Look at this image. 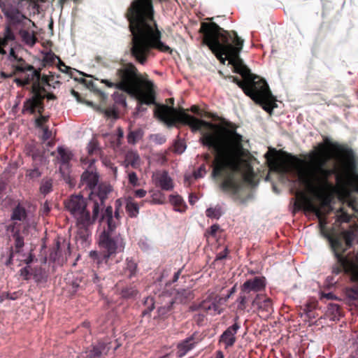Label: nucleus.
I'll return each instance as SVG.
<instances>
[{
    "instance_id": "f257e3e1",
    "label": "nucleus",
    "mask_w": 358,
    "mask_h": 358,
    "mask_svg": "<svg viewBox=\"0 0 358 358\" xmlns=\"http://www.w3.org/2000/svg\"><path fill=\"white\" fill-rule=\"evenodd\" d=\"M155 115L169 126L176 122L188 125L192 132L201 131L202 127L215 129V132H203L200 142L204 146L215 151L212 176L222 180L221 189L233 196H237L243 185L239 176L244 155L243 136L237 133L236 128H219L211 122L199 120L185 112L183 108L178 110L167 105H157Z\"/></svg>"
},
{
    "instance_id": "f03ea898",
    "label": "nucleus",
    "mask_w": 358,
    "mask_h": 358,
    "mask_svg": "<svg viewBox=\"0 0 358 358\" xmlns=\"http://www.w3.org/2000/svg\"><path fill=\"white\" fill-rule=\"evenodd\" d=\"M199 33L203 34V44L209 48L220 63L224 64L228 60L229 64L233 66V71L243 78V80H241L236 76L229 77L247 96H250L257 88L260 78L251 73L240 57L244 41L236 31H226L213 22H202Z\"/></svg>"
},
{
    "instance_id": "7ed1b4c3",
    "label": "nucleus",
    "mask_w": 358,
    "mask_h": 358,
    "mask_svg": "<svg viewBox=\"0 0 358 358\" xmlns=\"http://www.w3.org/2000/svg\"><path fill=\"white\" fill-rule=\"evenodd\" d=\"M282 157L271 156L267 152L265 157L267 159L269 166L275 171L282 173H296L299 181L311 192L317 194L320 197L334 186L329 182L332 175L337 176L345 170L346 159L343 158L342 169H329L326 167L329 159H318L315 162L307 163L295 155L284 151H280Z\"/></svg>"
},
{
    "instance_id": "20e7f679",
    "label": "nucleus",
    "mask_w": 358,
    "mask_h": 358,
    "mask_svg": "<svg viewBox=\"0 0 358 358\" xmlns=\"http://www.w3.org/2000/svg\"><path fill=\"white\" fill-rule=\"evenodd\" d=\"M116 80L112 82L102 79L108 87L115 88L127 92L137 101L136 112L142 113L147 110L143 105L156 104V93L152 81L143 78L136 66L131 63H124L116 70Z\"/></svg>"
},
{
    "instance_id": "39448f33",
    "label": "nucleus",
    "mask_w": 358,
    "mask_h": 358,
    "mask_svg": "<svg viewBox=\"0 0 358 358\" xmlns=\"http://www.w3.org/2000/svg\"><path fill=\"white\" fill-rule=\"evenodd\" d=\"M329 148L338 152L343 158L346 159L345 170L343 173L337 174L336 182L338 185H345L351 182L354 178H358L352 149L346 145L332 143L327 137H324V142L319 143L315 148V150L309 155L310 162H315L318 159H330Z\"/></svg>"
},
{
    "instance_id": "423d86ee",
    "label": "nucleus",
    "mask_w": 358,
    "mask_h": 358,
    "mask_svg": "<svg viewBox=\"0 0 358 358\" xmlns=\"http://www.w3.org/2000/svg\"><path fill=\"white\" fill-rule=\"evenodd\" d=\"M64 207L67 212L76 220L78 235L86 241L90 232V228L97 220H100L99 206L93 203L92 215L87 210V199L81 194H72L64 201Z\"/></svg>"
},
{
    "instance_id": "0eeeda50",
    "label": "nucleus",
    "mask_w": 358,
    "mask_h": 358,
    "mask_svg": "<svg viewBox=\"0 0 358 358\" xmlns=\"http://www.w3.org/2000/svg\"><path fill=\"white\" fill-rule=\"evenodd\" d=\"M100 223L106 222L107 227L104 228L99 235V244L103 251L115 256L117 253L123 252L125 247L124 239L120 234L115 232L117 222L113 217V208L107 206L101 215Z\"/></svg>"
},
{
    "instance_id": "6e6552de",
    "label": "nucleus",
    "mask_w": 358,
    "mask_h": 358,
    "mask_svg": "<svg viewBox=\"0 0 358 358\" xmlns=\"http://www.w3.org/2000/svg\"><path fill=\"white\" fill-rule=\"evenodd\" d=\"M354 240V234L351 231L344 230L339 236L329 238L331 249L336 258V263L332 266V273L338 275L343 271L351 272L354 267V263L344 255L347 249L351 247Z\"/></svg>"
},
{
    "instance_id": "1a4fd4ad",
    "label": "nucleus",
    "mask_w": 358,
    "mask_h": 358,
    "mask_svg": "<svg viewBox=\"0 0 358 358\" xmlns=\"http://www.w3.org/2000/svg\"><path fill=\"white\" fill-rule=\"evenodd\" d=\"M40 78L41 75L37 77H33V75H31V82H33L32 96L23 103L22 113L24 115H34L36 112H41L45 108L44 99L46 90L40 83Z\"/></svg>"
},
{
    "instance_id": "9d476101",
    "label": "nucleus",
    "mask_w": 358,
    "mask_h": 358,
    "mask_svg": "<svg viewBox=\"0 0 358 358\" xmlns=\"http://www.w3.org/2000/svg\"><path fill=\"white\" fill-rule=\"evenodd\" d=\"M250 97L270 115L272 114L273 110L277 107V104L275 103V98L273 96L268 85L264 79H259V85L252 92Z\"/></svg>"
},
{
    "instance_id": "9b49d317",
    "label": "nucleus",
    "mask_w": 358,
    "mask_h": 358,
    "mask_svg": "<svg viewBox=\"0 0 358 358\" xmlns=\"http://www.w3.org/2000/svg\"><path fill=\"white\" fill-rule=\"evenodd\" d=\"M296 208L299 210H303L306 212L312 213L315 215L320 221L322 227L325 224L324 214L320 206H317L310 198L305 194H301L294 203Z\"/></svg>"
},
{
    "instance_id": "f8f14e48",
    "label": "nucleus",
    "mask_w": 358,
    "mask_h": 358,
    "mask_svg": "<svg viewBox=\"0 0 358 358\" xmlns=\"http://www.w3.org/2000/svg\"><path fill=\"white\" fill-rule=\"evenodd\" d=\"M204 338V336L199 331L194 332L190 336L181 341L177 345V356L178 357H184L188 352L192 350L195 346Z\"/></svg>"
},
{
    "instance_id": "ddd939ff",
    "label": "nucleus",
    "mask_w": 358,
    "mask_h": 358,
    "mask_svg": "<svg viewBox=\"0 0 358 358\" xmlns=\"http://www.w3.org/2000/svg\"><path fill=\"white\" fill-rule=\"evenodd\" d=\"M234 323L229 327L220 336L218 343H222L224 345V349L227 350L234 346L236 341V334L241 329L239 323V317L236 316L234 318Z\"/></svg>"
},
{
    "instance_id": "4468645a",
    "label": "nucleus",
    "mask_w": 358,
    "mask_h": 358,
    "mask_svg": "<svg viewBox=\"0 0 358 358\" xmlns=\"http://www.w3.org/2000/svg\"><path fill=\"white\" fill-rule=\"evenodd\" d=\"M266 280L264 276H255L247 280L241 286V291L244 294L259 292L265 289Z\"/></svg>"
},
{
    "instance_id": "2eb2a0df",
    "label": "nucleus",
    "mask_w": 358,
    "mask_h": 358,
    "mask_svg": "<svg viewBox=\"0 0 358 358\" xmlns=\"http://www.w3.org/2000/svg\"><path fill=\"white\" fill-rule=\"evenodd\" d=\"M6 18V24L5 27H9L12 29L15 25L20 24L23 20L26 18L18 8L13 6H6L1 10Z\"/></svg>"
},
{
    "instance_id": "dca6fc26",
    "label": "nucleus",
    "mask_w": 358,
    "mask_h": 358,
    "mask_svg": "<svg viewBox=\"0 0 358 358\" xmlns=\"http://www.w3.org/2000/svg\"><path fill=\"white\" fill-rule=\"evenodd\" d=\"M110 349V343L99 341L93 345L92 348L85 352V355H80L77 358H106Z\"/></svg>"
},
{
    "instance_id": "f3484780",
    "label": "nucleus",
    "mask_w": 358,
    "mask_h": 358,
    "mask_svg": "<svg viewBox=\"0 0 358 358\" xmlns=\"http://www.w3.org/2000/svg\"><path fill=\"white\" fill-rule=\"evenodd\" d=\"M158 307L157 313L159 317H166L173 309V305L175 303L174 298L168 292H163L158 296Z\"/></svg>"
},
{
    "instance_id": "a211bd4d",
    "label": "nucleus",
    "mask_w": 358,
    "mask_h": 358,
    "mask_svg": "<svg viewBox=\"0 0 358 358\" xmlns=\"http://www.w3.org/2000/svg\"><path fill=\"white\" fill-rule=\"evenodd\" d=\"M96 159H90V164L88 165V169L83 172L81 176V183L86 185V187L93 189L96 187L99 176L96 172L94 171L93 164L96 162Z\"/></svg>"
},
{
    "instance_id": "6ab92c4d",
    "label": "nucleus",
    "mask_w": 358,
    "mask_h": 358,
    "mask_svg": "<svg viewBox=\"0 0 358 358\" xmlns=\"http://www.w3.org/2000/svg\"><path fill=\"white\" fill-rule=\"evenodd\" d=\"M14 238V247H11L9 251V257L8 260L6 262V266L13 264V258L15 255L17 257L20 256V254L24 247V238L20 236L19 231H15L13 234Z\"/></svg>"
},
{
    "instance_id": "aec40b11",
    "label": "nucleus",
    "mask_w": 358,
    "mask_h": 358,
    "mask_svg": "<svg viewBox=\"0 0 358 358\" xmlns=\"http://www.w3.org/2000/svg\"><path fill=\"white\" fill-rule=\"evenodd\" d=\"M11 66L15 73L31 71L33 77L40 76V69H36L32 65L27 64L22 57H19L15 62H13Z\"/></svg>"
},
{
    "instance_id": "412c9836",
    "label": "nucleus",
    "mask_w": 358,
    "mask_h": 358,
    "mask_svg": "<svg viewBox=\"0 0 358 358\" xmlns=\"http://www.w3.org/2000/svg\"><path fill=\"white\" fill-rule=\"evenodd\" d=\"M111 191L110 187L105 185H100L98 187V192L95 196L97 199H93V203H97L99 206V215H101L104 210L105 200L107 199L108 193Z\"/></svg>"
},
{
    "instance_id": "4be33fe9",
    "label": "nucleus",
    "mask_w": 358,
    "mask_h": 358,
    "mask_svg": "<svg viewBox=\"0 0 358 358\" xmlns=\"http://www.w3.org/2000/svg\"><path fill=\"white\" fill-rule=\"evenodd\" d=\"M222 299L215 296L213 299H206L200 303L201 309L205 311H213L215 314H220L222 308L220 307V301Z\"/></svg>"
},
{
    "instance_id": "5701e85b",
    "label": "nucleus",
    "mask_w": 358,
    "mask_h": 358,
    "mask_svg": "<svg viewBox=\"0 0 358 358\" xmlns=\"http://www.w3.org/2000/svg\"><path fill=\"white\" fill-rule=\"evenodd\" d=\"M155 184L162 189L170 191L173 188V180L169 176L167 171H164L160 173L157 174L155 178Z\"/></svg>"
},
{
    "instance_id": "b1692460",
    "label": "nucleus",
    "mask_w": 358,
    "mask_h": 358,
    "mask_svg": "<svg viewBox=\"0 0 358 358\" xmlns=\"http://www.w3.org/2000/svg\"><path fill=\"white\" fill-rule=\"evenodd\" d=\"M252 306H257L258 308L267 313L273 312V303L271 299L266 298L262 294H257L252 301Z\"/></svg>"
},
{
    "instance_id": "393cba45",
    "label": "nucleus",
    "mask_w": 358,
    "mask_h": 358,
    "mask_svg": "<svg viewBox=\"0 0 358 358\" xmlns=\"http://www.w3.org/2000/svg\"><path fill=\"white\" fill-rule=\"evenodd\" d=\"M90 256L96 261L98 267L103 268L104 269H108L109 268V261L110 257H113V255H109L104 251L101 253H99L96 251H91Z\"/></svg>"
},
{
    "instance_id": "a878e982",
    "label": "nucleus",
    "mask_w": 358,
    "mask_h": 358,
    "mask_svg": "<svg viewBox=\"0 0 358 358\" xmlns=\"http://www.w3.org/2000/svg\"><path fill=\"white\" fill-rule=\"evenodd\" d=\"M88 157L86 158H82L81 162L83 164H90V159H95L94 156H99L101 153V149L99 147V143L96 140H92L87 145V147Z\"/></svg>"
},
{
    "instance_id": "bb28decb",
    "label": "nucleus",
    "mask_w": 358,
    "mask_h": 358,
    "mask_svg": "<svg viewBox=\"0 0 358 358\" xmlns=\"http://www.w3.org/2000/svg\"><path fill=\"white\" fill-rule=\"evenodd\" d=\"M49 258L50 261L59 265H62L66 261V256L64 257L59 241L56 243L55 246L51 250Z\"/></svg>"
},
{
    "instance_id": "cd10ccee",
    "label": "nucleus",
    "mask_w": 358,
    "mask_h": 358,
    "mask_svg": "<svg viewBox=\"0 0 358 358\" xmlns=\"http://www.w3.org/2000/svg\"><path fill=\"white\" fill-rule=\"evenodd\" d=\"M25 153L31 157L33 161L41 160L43 158V152L34 143H27L25 146Z\"/></svg>"
},
{
    "instance_id": "c85d7f7f",
    "label": "nucleus",
    "mask_w": 358,
    "mask_h": 358,
    "mask_svg": "<svg viewBox=\"0 0 358 358\" xmlns=\"http://www.w3.org/2000/svg\"><path fill=\"white\" fill-rule=\"evenodd\" d=\"M27 211L24 206L18 203L12 211L11 220L14 222V224L17 221L23 222L27 218Z\"/></svg>"
},
{
    "instance_id": "c756f323",
    "label": "nucleus",
    "mask_w": 358,
    "mask_h": 358,
    "mask_svg": "<svg viewBox=\"0 0 358 358\" xmlns=\"http://www.w3.org/2000/svg\"><path fill=\"white\" fill-rule=\"evenodd\" d=\"M85 283L81 279L76 278L66 285V291L70 296H73L84 289Z\"/></svg>"
},
{
    "instance_id": "7c9ffc66",
    "label": "nucleus",
    "mask_w": 358,
    "mask_h": 358,
    "mask_svg": "<svg viewBox=\"0 0 358 358\" xmlns=\"http://www.w3.org/2000/svg\"><path fill=\"white\" fill-rule=\"evenodd\" d=\"M58 159L62 166H68L73 157L72 152L63 147L57 148Z\"/></svg>"
},
{
    "instance_id": "2f4dec72",
    "label": "nucleus",
    "mask_w": 358,
    "mask_h": 358,
    "mask_svg": "<svg viewBox=\"0 0 358 358\" xmlns=\"http://www.w3.org/2000/svg\"><path fill=\"white\" fill-rule=\"evenodd\" d=\"M31 275L37 283L45 282L48 277L46 271L41 267H34L32 268Z\"/></svg>"
},
{
    "instance_id": "473e14b6",
    "label": "nucleus",
    "mask_w": 358,
    "mask_h": 358,
    "mask_svg": "<svg viewBox=\"0 0 358 358\" xmlns=\"http://www.w3.org/2000/svg\"><path fill=\"white\" fill-rule=\"evenodd\" d=\"M15 40V35L11 28L5 27L3 36L0 37V45L6 47L8 43Z\"/></svg>"
},
{
    "instance_id": "72a5a7b5",
    "label": "nucleus",
    "mask_w": 358,
    "mask_h": 358,
    "mask_svg": "<svg viewBox=\"0 0 358 358\" xmlns=\"http://www.w3.org/2000/svg\"><path fill=\"white\" fill-rule=\"evenodd\" d=\"M143 136V131L141 129L131 130L129 129L127 136V142L129 144L135 145Z\"/></svg>"
},
{
    "instance_id": "f704fd0d",
    "label": "nucleus",
    "mask_w": 358,
    "mask_h": 358,
    "mask_svg": "<svg viewBox=\"0 0 358 358\" xmlns=\"http://www.w3.org/2000/svg\"><path fill=\"white\" fill-rule=\"evenodd\" d=\"M125 162L136 169L140 165V157L135 151H128L125 155Z\"/></svg>"
},
{
    "instance_id": "c9c22d12",
    "label": "nucleus",
    "mask_w": 358,
    "mask_h": 358,
    "mask_svg": "<svg viewBox=\"0 0 358 358\" xmlns=\"http://www.w3.org/2000/svg\"><path fill=\"white\" fill-rule=\"evenodd\" d=\"M194 298L193 293L189 289H182L178 291L176 296V301L181 303H187Z\"/></svg>"
},
{
    "instance_id": "e433bc0d",
    "label": "nucleus",
    "mask_w": 358,
    "mask_h": 358,
    "mask_svg": "<svg viewBox=\"0 0 358 358\" xmlns=\"http://www.w3.org/2000/svg\"><path fill=\"white\" fill-rule=\"evenodd\" d=\"M170 202L174 206L176 211L183 212L185 210L186 205L181 196L178 195H170Z\"/></svg>"
},
{
    "instance_id": "4c0bfd02",
    "label": "nucleus",
    "mask_w": 358,
    "mask_h": 358,
    "mask_svg": "<svg viewBox=\"0 0 358 358\" xmlns=\"http://www.w3.org/2000/svg\"><path fill=\"white\" fill-rule=\"evenodd\" d=\"M20 35L22 40L29 46H33L36 43L37 38L34 33L31 34L27 30L22 29L20 31Z\"/></svg>"
},
{
    "instance_id": "58836bf2",
    "label": "nucleus",
    "mask_w": 358,
    "mask_h": 358,
    "mask_svg": "<svg viewBox=\"0 0 358 358\" xmlns=\"http://www.w3.org/2000/svg\"><path fill=\"white\" fill-rule=\"evenodd\" d=\"M126 211L131 217H137L139 213V207L137 203L132 199L128 200L126 204Z\"/></svg>"
},
{
    "instance_id": "ea45409f",
    "label": "nucleus",
    "mask_w": 358,
    "mask_h": 358,
    "mask_svg": "<svg viewBox=\"0 0 358 358\" xmlns=\"http://www.w3.org/2000/svg\"><path fill=\"white\" fill-rule=\"evenodd\" d=\"M40 192L46 195L52 191V180L51 178H43L39 187Z\"/></svg>"
},
{
    "instance_id": "a19ab883",
    "label": "nucleus",
    "mask_w": 358,
    "mask_h": 358,
    "mask_svg": "<svg viewBox=\"0 0 358 358\" xmlns=\"http://www.w3.org/2000/svg\"><path fill=\"white\" fill-rule=\"evenodd\" d=\"M45 108L41 112H36L34 115L36 113L38 115L37 117H36L34 120V126L36 128L41 129L45 127V124L49 121L50 115H43Z\"/></svg>"
},
{
    "instance_id": "79ce46f5",
    "label": "nucleus",
    "mask_w": 358,
    "mask_h": 358,
    "mask_svg": "<svg viewBox=\"0 0 358 358\" xmlns=\"http://www.w3.org/2000/svg\"><path fill=\"white\" fill-rule=\"evenodd\" d=\"M137 270V264L131 258H127L125 273H128L129 278H132L136 275Z\"/></svg>"
},
{
    "instance_id": "37998d69",
    "label": "nucleus",
    "mask_w": 358,
    "mask_h": 358,
    "mask_svg": "<svg viewBox=\"0 0 358 358\" xmlns=\"http://www.w3.org/2000/svg\"><path fill=\"white\" fill-rule=\"evenodd\" d=\"M138 294V290L134 286H127L121 289L120 295L124 299L134 298Z\"/></svg>"
},
{
    "instance_id": "c03bdc74",
    "label": "nucleus",
    "mask_w": 358,
    "mask_h": 358,
    "mask_svg": "<svg viewBox=\"0 0 358 358\" xmlns=\"http://www.w3.org/2000/svg\"><path fill=\"white\" fill-rule=\"evenodd\" d=\"M127 94H128L127 92L122 91V92H115L113 95V98L115 103L121 105L123 107L127 106Z\"/></svg>"
},
{
    "instance_id": "a18cd8bd",
    "label": "nucleus",
    "mask_w": 358,
    "mask_h": 358,
    "mask_svg": "<svg viewBox=\"0 0 358 358\" xmlns=\"http://www.w3.org/2000/svg\"><path fill=\"white\" fill-rule=\"evenodd\" d=\"M222 214V210L220 206H216L215 208H208L206 210V216L212 219L218 220L221 217Z\"/></svg>"
},
{
    "instance_id": "49530a36",
    "label": "nucleus",
    "mask_w": 358,
    "mask_h": 358,
    "mask_svg": "<svg viewBox=\"0 0 358 358\" xmlns=\"http://www.w3.org/2000/svg\"><path fill=\"white\" fill-rule=\"evenodd\" d=\"M152 202L155 204H163L165 203L166 197L160 191H156L152 194Z\"/></svg>"
},
{
    "instance_id": "de8ad7c7",
    "label": "nucleus",
    "mask_w": 358,
    "mask_h": 358,
    "mask_svg": "<svg viewBox=\"0 0 358 358\" xmlns=\"http://www.w3.org/2000/svg\"><path fill=\"white\" fill-rule=\"evenodd\" d=\"M144 305L146 308L143 310V314H149L154 309L155 301L153 298L147 297L144 301Z\"/></svg>"
},
{
    "instance_id": "09e8293b",
    "label": "nucleus",
    "mask_w": 358,
    "mask_h": 358,
    "mask_svg": "<svg viewBox=\"0 0 358 358\" xmlns=\"http://www.w3.org/2000/svg\"><path fill=\"white\" fill-rule=\"evenodd\" d=\"M42 173L39 171L38 168L34 166L32 169H28L26 172V176L30 179H36L41 177Z\"/></svg>"
},
{
    "instance_id": "8fccbe9b",
    "label": "nucleus",
    "mask_w": 358,
    "mask_h": 358,
    "mask_svg": "<svg viewBox=\"0 0 358 358\" xmlns=\"http://www.w3.org/2000/svg\"><path fill=\"white\" fill-rule=\"evenodd\" d=\"M339 211H341V214L338 215L336 220L339 222H350L351 220L350 215L345 211L343 210V208H340Z\"/></svg>"
},
{
    "instance_id": "3c124183",
    "label": "nucleus",
    "mask_w": 358,
    "mask_h": 358,
    "mask_svg": "<svg viewBox=\"0 0 358 358\" xmlns=\"http://www.w3.org/2000/svg\"><path fill=\"white\" fill-rule=\"evenodd\" d=\"M241 292V295L237 299L238 302V309L241 310H244L246 308V303L248 297L245 294H242Z\"/></svg>"
},
{
    "instance_id": "603ef678",
    "label": "nucleus",
    "mask_w": 358,
    "mask_h": 358,
    "mask_svg": "<svg viewBox=\"0 0 358 358\" xmlns=\"http://www.w3.org/2000/svg\"><path fill=\"white\" fill-rule=\"evenodd\" d=\"M220 229V226L217 224H213L210 229L206 231L205 233V236L207 238H209V236H212L215 238H216L217 233Z\"/></svg>"
},
{
    "instance_id": "864d4df0",
    "label": "nucleus",
    "mask_w": 358,
    "mask_h": 358,
    "mask_svg": "<svg viewBox=\"0 0 358 358\" xmlns=\"http://www.w3.org/2000/svg\"><path fill=\"white\" fill-rule=\"evenodd\" d=\"M255 174L253 173L252 167L250 166L248 169V171L243 176V179L245 181L252 184L254 183Z\"/></svg>"
},
{
    "instance_id": "5fc2aeb1",
    "label": "nucleus",
    "mask_w": 358,
    "mask_h": 358,
    "mask_svg": "<svg viewBox=\"0 0 358 358\" xmlns=\"http://www.w3.org/2000/svg\"><path fill=\"white\" fill-rule=\"evenodd\" d=\"M151 139L152 140V141L155 143L158 144V145H162L166 141V137L164 135L160 134H154V135L151 136Z\"/></svg>"
},
{
    "instance_id": "6e6d98bb",
    "label": "nucleus",
    "mask_w": 358,
    "mask_h": 358,
    "mask_svg": "<svg viewBox=\"0 0 358 358\" xmlns=\"http://www.w3.org/2000/svg\"><path fill=\"white\" fill-rule=\"evenodd\" d=\"M52 77H53V74L50 72L49 75H41L40 83L41 85H47L48 86H51L52 84L50 81L52 80Z\"/></svg>"
},
{
    "instance_id": "4d7b16f0",
    "label": "nucleus",
    "mask_w": 358,
    "mask_h": 358,
    "mask_svg": "<svg viewBox=\"0 0 358 358\" xmlns=\"http://www.w3.org/2000/svg\"><path fill=\"white\" fill-rule=\"evenodd\" d=\"M14 82L19 87H23L29 85L31 83V76L28 75L27 77L24 79L15 78Z\"/></svg>"
},
{
    "instance_id": "13d9d810",
    "label": "nucleus",
    "mask_w": 358,
    "mask_h": 358,
    "mask_svg": "<svg viewBox=\"0 0 358 358\" xmlns=\"http://www.w3.org/2000/svg\"><path fill=\"white\" fill-rule=\"evenodd\" d=\"M43 131L42 139L43 141L49 140L52 137V131L48 126L41 128Z\"/></svg>"
},
{
    "instance_id": "bf43d9fd",
    "label": "nucleus",
    "mask_w": 358,
    "mask_h": 358,
    "mask_svg": "<svg viewBox=\"0 0 358 358\" xmlns=\"http://www.w3.org/2000/svg\"><path fill=\"white\" fill-rule=\"evenodd\" d=\"M20 273V275L26 280H29L31 275V271H30L29 266L21 268Z\"/></svg>"
},
{
    "instance_id": "052dcab7",
    "label": "nucleus",
    "mask_w": 358,
    "mask_h": 358,
    "mask_svg": "<svg viewBox=\"0 0 358 358\" xmlns=\"http://www.w3.org/2000/svg\"><path fill=\"white\" fill-rule=\"evenodd\" d=\"M129 182L133 186L138 185V177L135 172H131L128 175Z\"/></svg>"
},
{
    "instance_id": "680f3d73",
    "label": "nucleus",
    "mask_w": 358,
    "mask_h": 358,
    "mask_svg": "<svg viewBox=\"0 0 358 358\" xmlns=\"http://www.w3.org/2000/svg\"><path fill=\"white\" fill-rule=\"evenodd\" d=\"M58 59V56L55 55L54 53L48 54L45 57V62L50 65L55 64V60Z\"/></svg>"
},
{
    "instance_id": "e2e57ef3",
    "label": "nucleus",
    "mask_w": 358,
    "mask_h": 358,
    "mask_svg": "<svg viewBox=\"0 0 358 358\" xmlns=\"http://www.w3.org/2000/svg\"><path fill=\"white\" fill-rule=\"evenodd\" d=\"M317 303L316 302H309L305 304L303 308L304 313L307 312H311L314 310L316 308Z\"/></svg>"
},
{
    "instance_id": "0e129e2a",
    "label": "nucleus",
    "mask_w": 358,
    "mask_h": 358,
    "mask_svg": "<svg viewBox=\"0 0 358 358\" xmlns=\"http://www.w3.org/2000/svg\"><path fill=\"white\" fill-rule=\"evenodd\" d=\"M58 68L62 72L67 73L70 69V67L66 66V64L61 60V59L58 57Z\"/></svg>"
},
{
    "instance_id": "69168bd1",
    "label": "nucleus",
    "mask_w": 358,
    "mask_h": 358,
    "mask_svg": "<svg viewBox=\"0 0 358 358\" xmlns=\"http://www.w3.org/2000/svg\"><path fill=\"white\" fill-rule=\"evenodd\" d=\"M20 57L15 53L13 48H10L9 55H8V60L12 63L13 62H15Z\"/></svg>"
},
{
    "instance_id": "338daca9",
    "label": "nucleus",
    "mask_w": 358,
    "mask_h": 358,
    "mask_svg": "<svg viewBox=\"0 0 358 358\" xmlns=\"http://www.w3.org/2000/svg\"><path fill=\"white\" fill-rule=\"evenodd\" d=\"M229 253V250L227 248H225L224 250L220 252H219L215 258V260H222L225 259Z\"/></svg>"
},
{
    "instance_id": "774afa93",
    "label": "nucleus",
    "mask_w": 358,
    "mask_h": 358,
    "mask_svg": "<svg viewBox=\"0 0 358 358\" xmlns=\"http://www.w3.org/2000/svg\"><path fill=\"white\" fill-rule=\"evenodd\" d=\"M185 149V146L182 142L177 141L175 143V151L178 153H182Z\"/></svg>"
}]
</instances>
